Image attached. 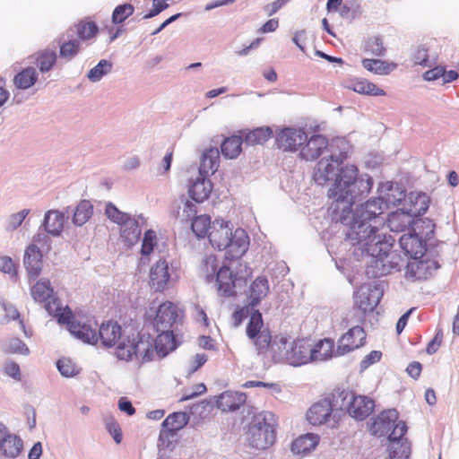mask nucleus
<instances>
[{"label":"nucleus","instance_id":"obj_1","mask_svg":"<svg viewBox=\"0 0 459 459\" xmlns=\"http://www.w3.org/2000/svg\"><path fill=\"white\" fill-rule=\"evenodd\" d=\"M330 153L322 157L314 169L313 179L318 186L334 180L328 190L332 200L328 213L333 221L343 226V239L333 238L327 244V251L333 260L353 256L360 260L369 257L366 273L377 278L400 271L403 259L395 251H391L394 239L383 233L377 223L380 216L390 205H396L405 198L404 191L397 189V195L385 194L368 199L353 210L355 203L367 197L373 186V178L368 174H358L354 165H341L348 157L349 143L343 138L332 140ZM336 267L339 268L337 261Z\"/></svg>","mask_w":459,"mask_h":459},{"label":"nucleus","instance_id":"obj_2","mask_svg":"<svg viewBox=\"0 0 459 459\" xmlns=\"http://www.w3.org/2000/svg\"><path fill=\"white\" fill-rule=\"evenodd\" d=\"M124 340L115 351L120 360L131 361L135 359L141 363H145L153 360L157 355L154 339L149 333H132Z\"/></svg>","mask_w":459,"mask_h":459},{"label":"nucleus","instance_id":"obj_3","mask_svg":"<svg viewBox=\"0 0 459 459\" xmlns=\"http://www.w3.org/2000/svg\"><path fill=\"white\" fill-rule=\"evenodd\" d=\"M105 214L111 221L121 226L120 237L126 246L130 247L139 241L142 227L146 223L143 214L132 217L129 213L118 210L112 203L106 205Z\"/></svg>","mask_w":459,"mask_h":459},{"label":"nucleus","instance_id":"obj_4","mask_svg":"<svg viewBox=\"0 0 459 459\" xmlns=\"http://www.w3.org/2000/svg\"><path fill=\"white\" fill-rule=\"evenodd\" d=\"M334 401L335 406H339L340 411H346L351 417L357 420L368 418L375 408L373 399L366 395H357L349 390L337 391Z\"/></svg>","mask_w":459,"mask_h":459},{"label":"nucleus","instance_id":"obj_5","mask_svg":"<svg viewBox=\"0 0 459 459\" xmlns=\"http://www.w3.org/2000/svg\"><path fill=\"white\" fill-rule=\"evenodd\" d=\"M273 415L266 412L257 416L248 429L249 445L256 449H265L275 441V430L273 424L269 422Z\"/></svg>","mask_w":459,"mask_h":459},{"label":"nucleus","instance_id":"obj_6","mask_svg":"<svg viewBox=\"0 0 459 459\" xmlns=\"http://www.w3.org/2000/svg\"><path fill=\"white\" fill-rule=\"evenodd\" d=\"M246 334L255 347L258 355H264L269 348L272 334L270 330L264 326L262 313L259 310H254L251 313Z\"/></svg>","mask_w":459,"mask_h":459},{"label":"nucleus","instance_id":"obj_7","mask_svg":"<svg viewBox=\"0 0 459 459\" xmlns=\"http://www.w3.org/2000/svg\"><path fill=\"white\" fill-rule=\"evenodd\" d=\"M383 297V290L378 285L364 284L354 293V304L361 311L359 322L365 320L367 313L373 312Z\"/></svg>","mask_w":459,"mask_h":459},{"label":"nucleus","instance_id":"obj_8","mask_svg":"<svg viewBox=\"0 0 459 459\" xmlns=\"http://www.w3.org/2000/svg\"><path fill=\"white\" fill-rule=\"evenodd\" d=\"M58 323L67 324L68 330L74 337L82 340L83 342L95 344L98 342V333L91 324L81 323L80 321L71 320L72 312L70 309L65 310L56 315Z\"/></svg>","mask_w":459,"mask_h":459},{"label":"nucleus","instance_id":"obj_9","mask_svg":"<svg viewBox=\"0 0 459 459\" xmlns=\"http://www.w3.org/2000/svg\"><path fill=\"white\" fill-rule=\"evenodd\" d=\"M426 196H420L421 204L420 208L411 209L409 212L403 210H397L391 212L386 220L387 226L391 231L403 232L413 222V217L423 214L427 212L429 205L425 201Z\"/></svg>","mask_w":459,"mask_h":459},{"label":"nucleus","instance_id":"obj_10","mask_svg":"<svg viewBox=\"0 0 459 459\" xmlns=\"http://www.w3.org/2000/svg\"><path fill=\"white\" fill-rule=\"evenodd\" d=\"M53 288L48 279L39 280L31 288L30 294L36 302H45V308L49 315L61 314L60 304L56 299L53 297Z\"/></svg>","mask_w":459,"mask_h":459},{"label":"nucleus","instance_id":"obj_11","mask_svg":"<svg viewBox=\"0 0 459 459\" xmlns=\"http://www.w3.org/2000/svg\"><path fill=\"white\" fill-rule=\"evenodd\" d=\"M407 432L405 422L400 420L393 431L388 435L390 442L389 458L390 459H408L411 455V444L403 436Z\"/></svg>","mask_w":459,"mask_h":459},{"label":"nucleus","instance_id":"obj_12","mask_svg":"<svg viewBox=\"0 0 459 459\" xmlns=\"http://www.w3.org/2000/svg\"><path fill=\"white\" fill-rule=\"evenodd\" d=\"M307 140V134L302 128L284 127L276 134V144L284 152H297Z\"/></svg>","mask_w":459,"mask_h":459},{"label":"nucleus","instance_id":"obj_13","mask_svg":"<svg viewBox=\"0 0 459 459\" xmlns=\"http://www.w3.org/2000/svg\"><path fill=\"white\" fill-rule=\"evenodd\" d=\"M334 395H337V392L332 394V398L321 399L308 409L307 419L310 424L315 426L325 424L335 411L340 410L339 406H335Z\"/></svg>","mask_w":459,"mask_h":459},{"label":"nucleus","instance_id":"obj_14","mask_svg":"<svg viewBox=\"0 0 459 459\" xmlns=\"http://www.w3.org/2000/svg\"><path fill=\"white\" fill-rule=\"evenodd\" d=\"M249 273L246 268L245 275L234 274L228 266H221L216 273L219 292L224 297L235 296L236 287L240 285Z\"/></svg>","mask_w":459,"mask_h":459},{"label":"nucleus","instance_id":"obj_15","mask_svg":"<svg viewBox=\"0 0 459 459\" xmlns=\"http://www.w3.org/2000/svg\"><path fill=\"white\" fill-rule=\"evenodd\" d=\"M174 270L165 259H159L151 268L150 282L155 291H163L173 281Z\"/></svg>","mask_w":459,"mask_h":459},{"label":"nucleus","instance_id":"obj_16","mask_svg":"<svg viewBox=\"0 0 459 459\" xmlns=\"http://www.w3.org/2000/svg\"><path fill=\"white\" fill-rule=\"evenodd\" d=\"M367 334L360 325L351 327L338 341L335 350L336 356H342L351 351L362 347L366 343Z\"/></svg>","mask_w":459,"mask_h":459},{"label":"nucleus","instance_id":"obj_17","mask_svg":"<svg viewBox=\"0 0 459 459\" xmlns=\"http://www.w3.org/2000/svg\"><path fill=\"white\" fill-rule=\"evenodd\" d=\"M181 311L176 304L166 301L160 304L156 311L154 318V326L157 331L164 329H172L180 320Z\"/></svg>","mask_w":459,"mask_h":459},{"label":"nucleus","instance_id":"obj_18","mask_svg":"<svg viewBox=\"0 0 459 459\" xmlns=\"http://www.w3.org/2000/svg\"><path fill=\"white\" fill-rule=\"evenodd\" d=\"M129 333L122 329V326L115 321H108L103 323L98 332V341L100 340L104 347L110 348L118 347L119 343L124 342V338H127Z\"/></svg>","mask_w":459,"mask_h":459},{"label":"nucleus","instance_id":"obj_19","mask_svg":"<svg viewBox=\"0 0 459 459\" xmlns=\"http://www.w3.org/2000/svg\"><path fill=\"white\" fill-rule=\"evenodd\" d=\"M307 143L300 150V157L306 160H314L320 156L330 153L332 149V141L329 143L326 137L321 134H316L306 141Z\"/></svg>","mask_w":459,"mask_h":459},{"label":"nucleus","instance_id":"obj_20","mask_svg":"<svg viewBox=\"0 0 459 459\" xmlns=\"http://www.w3.org/2000/svg\"><path fill=\"white\" fill-rule=\"evenodd\" d=\"M398 411L395 409L383 411L372 419L369 430L376 437H384L394 429L398 421Z\"/></svg>","mask_w":459,"mask_h":459},{"label":"nucleus","instance_id":"obj_21","mask_svg":"<svg viewBox=\"0 0 459 459\" xmlns=\"http://www.w3.org/2000/svg\"><path fill=\"white\" fill-rule=\"evenodd\" d=\"M230 222L224 220H215L212 225V230L209 231L208 238L211 245L218 250H225L230 243L232 228Z\"/></svg>","mask_w":459,"mask_h":459},{"label":"nucleus","instance_id":"obj_22","mask_svg":"<svg viewBox=\"0 0 459 459\" xmlns=\"http://www.w3.org/2000/svg\"><path fill=\"white\" fill-rule=\"evenodd\" d=\"M311 344L299 340L289 345L288 351L284 353V363L299 367L311 362Z\"/></svg>","mask_w":459,"mask_h":459},{"label":"nucleus","instance_id":"obj_23","mask_svg":"<svg viewBox=\"0 0 459 459\" xmlns=\"http://www.w3.org/2000/svg\"><path fill=\"white\" fill-rule=\"evenodd\" d=\"M70 208L67 207L64 212L58 210H49L44 215L43 222L39 228L43 229L48 234L53 237H59L63 232L65 221L69 218Z\"/></svg>","mask_w":459,"mask_h":459},{"label":"nucleus","instance_id":"obj_24","mask_svg":"<svg viewBox=\"0 0 459 459\" xmlns=\"http://www.w3.org/2000/svg\"><path fill=\"white\" fill-rule=\"evenodd\" d=\"M421 257L411 258L406 265V276L412 280H423L432 275L438 268L436 261L423 260Z\"/></svg>","mask_w":459,"mask_h":459},{"label":"nucleus","instance_id":"obj_25","mask_svg":"<svg viewBox=\"0 0 459 459\" xmlns=\"http://www.w3.org/2000/svg\"><path fill=\"white\" fill-rule=\"evenodd\" d=\"M230 243L226 249V258L234 260L241 257L248 249L249 237L243 229H237L230 236Z\"/></svg>","mask_w":459,"mask_h":459},{"label":"nucleus","instance_id":"obj_26","mask_svg":"<svg viewBox=\"0 0 459 459\" xmlns=\"http://www.w3.org/2000/svg\"><path fill=\"white\" fill-rule=\"evenodd\" d=\"M23 264L30 279H36L42 270V253L34 244L30 245L24 252Z\"/></svg>","mask_w":459,"mask_h":459},{"label":"nucleus","instance_id":"obj_27","mask_svg":"<svg viewBox=\"0 0 459 459\" xmlns=\"http://www.w3.org/2000/svg\"><path fill=\"white\" fill-rule=\"evenodd\" d=\"M212 190L211 180L198 174L195 179H191L188 185V194L196 203L206 200Z\"/></svg>","mask_w":459,"mask_h":459},{"label":"nucleus","instance_id":"obj_28","mask_svg":"<svg viewBox=\"0 0 459 459\" xmlns=\"http://www.w3.org/2000/svg\"><path fill=\"white\" fill-rule=\"evenodd\" d=\"M178 433L161 428L157 442L159 459H168L178 444Z\"/></svg>","mask_w":459,"mask_h":459},{"label":"nucleus","instance_id":"obj_29","mask_svg":"<svg viewBox=\"0 0 459 459\" xmlns=\"http://www.w3.org/2000/svg\"><path fill=\"white\" fill-rule=\"evenodd\" d=\"M400 247L411 258L422 257L426 248L423 241L416 234H404L399 239Z\"/></svg>","mask_w":459,"mask_h":459},{"label":"nucleus","instance_id":"obj_30","mask_svg":"<svg viewBox=\"0 0 459 459\" xmlns=\"http://www.w3.org/2000/svg\"><path fill=\"white\" fill-rule=\"evenodd\" d=\"M247 395L245 393L226 391L217 399V407L223 411H235L246 403Z\"/></svg>","mask_w":459,"mask_h":459},{"label":"nucleus","instance_id":"obj_31","mask_svg":"<svg viewBox=\"0 0 459 459\" xmlns=\"http://www.w3.org/2000/svg\"><path fill=\"white\" fill-rule=\"evenodd\" d=\"M157 332L160 333L154 339L155 351L158 357L164 358L170 351L177 349L178 343L172 329H164V331Z\"/></svg>","mask_w":459,"mask_h":459},{"label":"nucleus","instance_id":"obj_32","mask_svg":"<svg viewBox=\"0 0 459 459\" xmlns=\"http://www.w3.org/2000/svg\"><path fill=\"white\" fill-rule=\"evenodd\" d=\"M343 86L349 90H351L357 93L370 95V96H385V92L384 90L379 89L373 82H368L366 79L355 78L350 79L344 82Z\"/></svg>","mask_w":459,"mask_h":459},{"label":"nucleus","instance_id":"obj_33","mask_svg":"<svg viewBox=\"0 0 459 459\" xmlns=\"http://www.w3.org/2000/svg\"><path fill=\"white\" fill-rule=\"evenodd\" d=\"M269 282L266 277H257L250 285L249 294L247 296L248 304L255 307L269 293Z\"/></svg>","mask_w":459,"mask_h":459},{"label":"nucleus","instance_id":"obj_34","mask_svg":"<svg viewBox=\"0 0 459 459\" xmlns=\"http://www.w3.org/2000/svg\"><path fill=\"white\" fill-rule=\"evenodd\" d=\"M320 437L317 434L307 433L296 438L291 444V452L294 455H305L314 450L318 445Z\"/></svg>","mask_w":459,"mask_h":459},{"label":"nucleus","instance_id":"obj_35","mask_svg":"<svg viewBox=\"0 0 459 459\" xmlns=\"http://www.w3.org/2000/svg\"><path fill=\"white\" fill-rule=\"evenodd\" d=\"M219 158L220 153L217 148H210L205 151L202 155L199 174L206 178L214 174L219 167Z\"/></svg>","mask_w":459,"mask_h":459},{"label":"nucleus","instance_id":"obj_36","mask_svg":"<svg viewBox=\"0 0 459 459\" xmlns=\"http://www.w3.org/2000/svg\"><path fill=\"white\" fill-rule=\"evenodd\" d=\"M311 362L323 361L335 355L334 342L331 339L319 341L314 346L311 345Z\"/></svg>","mask_w":459,"mask_h":459},{"label":"nucleus","instance_id":"obj_37","mask_svg":"<svg viewBox=\"0 0 459 459\" xmlns=\"http://www.w3.org/2000/svg\"><path fill=\"white\" fill-rule=\"evenodd\" d=\"M289 345L287 337L275 335L274 338L272 337L269 348L264 354L269 352L274 362H283L284 353L288 351Z\"/></svg>","mask_w":459,"mask_h":459},{"label":"nucleus","instance_id":"obj_38","mask_svg":"<svg viewBox=\"0 0 459 459\" xmlns=\"http://www.w3.org/2000/svg\"><path fill=\"white\" fill-rule=\"evenodd\" d=\"M23 448V442L20 437L15 434L7 436L3 442L0 443V452L8 458L14 459L20 455Z\"/></svg>","mask_w":459,"mask_h":459},{"label":"nucleus","instance_id":"obj_39","mask_svg":"<svg viewBox=\"0 0 459 459\" xmlns=\"http://www.w3.org/2000/svg\"><path fill=\"white\" fill-rule=\"evenodd\" d=\"M38 81V73L34 67L29 66L19 72L13 78V84L21 90H27Z\"/></svg>","mask_w":459,"mask_h":459},{"label":"nucleus","instance_id":"obj_40","mask_svg":"<svg viewBox=\"0 0 459 459\" xmlns=\"http://www.w3.org/2000/svg\"><path fill=\"white\" fill-rule=\"evenodd\" d=\"M73 213L72 221L76 226H82L85 224L93 213L92 204L87 201H81L74 209L71 210Z\"/></svg>","mask_w":459,"mask_h":459},{"label":"nucleus","instance_id":"obj_41","mask_svg":"<svg viewBox=\"0 0 459 459\" xmlns=\"http://www.w3.org/2000/svg\"><path fill=\"white\" fill-rule=\"evenodd\" d=\"M0 348L5 354H18L28 356L30 351L27 344L19 338L13 337L6 339L1 342Z\"/></svg>","mask_w":459,"mask_h":459},{"label":"nucleus","instance_id":"obj_42","mask_svg":"<svg viewBox=\"0 0 459 459\" xmlns=\"http://www.w3.org/2000/svg\"><path fill=\"white\" fill-rule=\"evenodd\" d=\"M362 65L368 71L379 75L389 74L396 68V65L394 63H389L381 59L365 58L362 61Z\"/></svg>","mask_w":459,"mask_h":459},{"label":"nucleus","instance_id":"obj_43","mask_svg":"<svg viewBox=\"0 0 459 459\" xmlns=\"http://www.w3.org/2000/svg\"><path fill=\"white\" fill-rule=\"evenodd\" d=\"M243 138L238 135H232L226 138L221 144V152L223 156L229 159L237 158L241 152Z\"/></svg>","mask_w":459,"mask_h":459},{"label":"nucleus","instance_id":"obj_44","mask_svg":"<svg viewBox=\"0 0 459 459\" xmlns=\"http://www.w3.org/2000/svg\"><path fill=\"white\" fill-rule=\"evenodd\" d=\"M188 421L189 416L186 412H173L163 420L161 428L178 433L188 423Z\"/></svg>","mask_w":459,"mask_h":459},{"label":"nucleus","instance_id":"obj_45","mask_svg":"<svg viewBox=\"0 0 459 459\" xmlns=\"http://www.w3.org/2000/svg\"><path fill=\"white\" fill-rule=\"evenodd\" d=\"M273 134V131L269 126L257 127L245 134L244 142L248 145L263 144Z\"/></svg>","mask_w":459,"mask_h":459},{"label":"nucleus","instance_id":"obj_46","mask_svg":"<svg viewBox=\"0 0 459 459\" xmlns=\"http://www.w3.org/2000/svg\"><path fill=\"white\" fill-rule=\"evenodd\" d=\"M56 53L54 49L46 48L38 52L37 63L41 73L49 72L56 62Z\"/></svg>","mask_w":459,"mask_h":459},{"label":"nucleus","instance_id":"obj_47","mask_svg":"<svg viewBox=\"0 0 459 459\" xmlns=\"http://www.w3.org/2000/svg\"><path fill=\"white\" fill-rule=\"evenodd\" d=\"M191 229L199 238H204L212 230L211 218L208 215H199L191 221Z\"/></svg>","mask_w":459,"mask_h":459},{"label":"nucleus","instance_id":"obj_48","mask_svg":"<svg viewBox=\"0 0 459 459\" xmlns=\"http://www.w3.org/2000/svg\"><path fill=\"white\" fill-rule=\"evenodd\" d=\"M113 65L110 61L101 59L94 67H92L87 74V78L92 82H100L103 76L109 74L112 70Z\"/></svg>","mask_w":459,"mask_h":459},{"label":"nucleus","instance_id":"obj_49","mask_svg":"<svg viewBox=\"0 0 459 459\" xmlns=\"http://www.w3.org/2000/svg\"><path fill=\"white\" fill-rule=\"evenodd\" d=\"M180 203L181 205L178 206L175 214L177 218L180 219L183 222H188L196 217V205L193 202L182 198Z\"/></svg>","mask_w":459,"mask_h":459},{"label":"nucleus","instance_id":"obj_50","mask_svg":"<svg viewBox=\"0 0 459 459\" xmlns=\"http://www.w3.org/2000/svg\"><path fill=\"white\" fill-rule=\"evenodd\" d=\"M80 49V42L77 39H69L62 41L59 39V56L62 58L71 60L78 53Z\"/></svg>","mask_w":459,"mask_h":459},{"label":"nucleus","instance_id":"obj_51","mask_svg":"<svg viewBox=\"0 0 459 459\" xmlns=\"http://www.w3.org/2000/svg\"><path fill=\"white\" fill-rule=\"evenodd\" d=\"M134 7L131 4H123L117 5L112 13V22L119 24L125 22L134 13Z\"/></svg>","mask_w":459,"mask_h":459},{"label":"nucleus","instance_id":"obj_52","mask_svg":"<svg viewBox=\"0 0 459 459\" xmlns=\"http://www.w3.org/2000/svg\"><path fill=\"white\" fill-rule=\"evenodd\" d=\"M365 50L377 56H383L385 54L383 39L379 36L368 38L365 44Z\"/></svg>","mask_w":459,"mask_h":459},{"label":"nucleus","instance_id":"obj_53","mask_svg":"<svg viewBox=\"0 0 459 459\" xmlns=\"http://www.w3.org/2000/svg\"><path fill=\"white\" fill-rule=\"evenodd\" d=\"M30 209H23L18 212L12 213L6 220L5 229L7 231L17 230L30 214Z\"/></svg>","mask_w":459,"mask_h":459},{"label":"nucleus","instance_id":"obj_54","mask_svg":"<svg viewBox=\"0 0 459 459\" xmlns=\"http://www.w3.org/2000/svg\"><path fill=\"white\" fill-rule=\"evenodd\" d=\"M76 28L77 35L82 39H90L98 33V26L93 22H81Z\"/></svg>","mask_w":459,"mask_h":459},{"label":"nucleus","instance_id":"obj_55","mask_svg":"<svg viewBox=\"0 0 459 459\" xmlns=\"http://www.w3.org/2000/svg\"><path fill=\"white\" fill-rule=\"evenodd\" d=\"M156 233L152 230H148L145 231L142 248H141V254L143 256L149 255L154 248V246L156 245Z\"/></svg>","mask_w":459,"mask_h":459},{"label":"nucleus","instance_id":"obj_56","mask_svg":"<svg viewBox=\"0 0 459 459\" xmlns=\"http://www.w3.org/2000/svg\"><path fill=\"white\" fill-rule=\"evenodd\" d=\"M56 368L60 374L65 377H74L78 373L75 365L69 359L63 358L58 359Z\"/></svg>","mask_w":459,"mask_h":459},{"label":"nucleus","instance_id":"obj_57","mask_svg":"<svg viewBox=\"0 0 459 459\" xmlns=\"http://www.w3.org/2000/svg\"><path fill=\"white\" fill-rule=\"evenodd\" d=\"M413 61L416 65L431 66L433 61L429 59L428 48L425 46H419L413 53Z\"/></svg>","mask_w":459,"mask_h":459},{"label":"nucleus","instance_id":"obj_58","mask_svg":"<svg viewBox=\"0 0 459 459\" xmlns=\"http://www.w3.org/2000/svg\"><path fill=\"white\" fill-rule=\"evenodd\" d=\"M3 370L5 375L12 377L16 381H20L22 378L21 368L18 363L15 361L9 359L6 360L4 364Z\"/></svg>","mask_w":459,"mask_h":459},{"label":"nucleus","instance_id":"obj_59","mask_svg":"<svg viewBox=\"0 0 459 459\" xmlns=\"http://www.w3.org/2000/svg\"><path fill=\"white\" fill-rule=\"evenodd\" d=\"M3 308L5 314V318H7V322L10 320H19V323L23 330H25V325L22 320L20 319V313L13 304H3ZM27 335L26 331H24Z\"/></svg>","mask_w":459,"mask_h":459},{"label":"nucleus","instance_id":"obj_60","mask_svg":"<svg viewBox=\"0 0 459 459\" xmlns=\"http://www.w3.org/2000/svg\"><path fill=\"white\" fill-rule=\"evenodd\" d=\"M0 272L9 274L11 277L16 275L15 264L10 256L0 257Z\"/></svg>","mask_w":459,"mask_h":459},{"label":"nucleus","instance_id":"obj_61","mask_svg":"<svg viewBox=\"0 0 459 459\" xmlns=\"http://www.w3.org/2000/svg\"><path fill=\"white\" fill-rule=\"evenodd\" d=\"M202 267H203L202 269L204 271H205L206 278L209 281V278L211 276H212L215 273V272H216V268H217V259H216V257L213 256V255L206 256L203 260Z\"/></svg>","mask_w":459,"mask_h":459},{"label":"nucleus","instance_id":"obj_62","mask_svg":"<svg viewBox=\"0 0 459 459\" xmlns=\"http://www.w3.org/2000/svg\"><path fill=\"white\" fill-rule=\"evenodd\" d=\"M382 357V352L379 351H370L360 362V369L365 370L369 368L371 365L377 363L380 360Z\"/></svg>","mask_w":459,"mask_h":459},{"label":"nucleus","instance_id":"obj_63","mask_svg":"<svg viewBox=\"0 0 459 459\" xmlns=\"http://www.w3.org/2000/svg\"><path fill=\"white\" fill-rule=\"evenodd\" d=\"M106 427L109 434L113 437L115 442L119 444L122 440V433L119 425L114 419H108L106 421Z\"/></svg>","mask_w":459,"mask_h":459},{"label":"nucleus","instance_id":"obj_64","mask_svg":"<svg viewBox=\"0 0 459 459\" xmlns=\"http://www.w3.org/2000/svg\"><path fill=\"white\" fill-rule=\"evenodd\" d=\"M208 360V357L204 353L195 354L189 361V374H193L197 371L205 362Z\"/></svg>","mask_w":459,"mask_h":459}]
</instances>
